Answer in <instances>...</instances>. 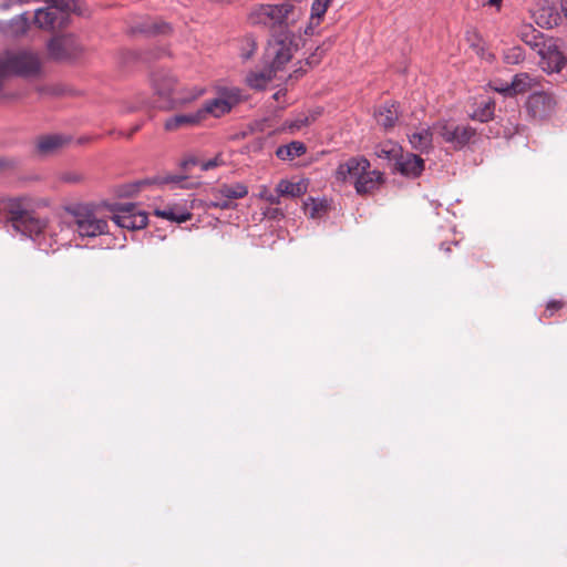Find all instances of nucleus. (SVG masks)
I'll list each match as a JSON object with an SVG mask.
<instances>
[{
	"label": "nucleus",
	"mask_w": 567,
	"mask_h": 567,
	"mask_svg": "<svg viewBox=\"0 0 567 567\" xmlns=\"http://www.w3.org/2000/svg\"><path fill=\"white\" fill-rule=\"evenodd\" d=\"M0 68L8 76L31 79L40 75L41 60L33 51H6L0 54Z\"/></svg>",
	"instance_id": "1"
},
{
	"label": "nucleus",
	"mask_w": 567,
	"mask_h": 567,
	"mask_svg": "<svg viewBox=\"0 0 567 567\" xmlns=\"http://www.w3.org/2000/svg\"><path fill=\"white\" fill-rule=\"evenodd\" d=\"M47 8L37 9L33 22L40 29L54 30L69 22L70 13L79 10L78 0H44Z\"/></svg>",
	"instance_id": "2"
},
{
	"label": "nucleus",
	"mask_w": 567,
	"mask_h": 567,
	"mask_svg": "<svg viewBox=\"0 0 567 567\" xmlns=\"http://www.w3.org/2000/svg\"><path fill=\"white\" fill-rule=\"evenodd\" d=\"M69 224L81 238H94L109 231L107 221L89 206L74 207Z\"/></svg>",
	"instance_id": "3"
},
{
	"label": "nucleus",
	"mask_w": 567,
	"mask_h": 567,
	"mask_svg": "<svg viewBox=\"0 0 567 567\" xmlns=\"http://www.w3.org/2000/svg\"><path fill=\"white\" fill-rule=\"evenodd\" d=\"M8 208L10 226L17 233L38 243L41 247L40 237L45 233V221L38 218L33 213L22 209L19 202H10Z\"/></svg>",
	"instance_id": "4"
},
{
	"label": "nucleus",
	"mask_w": 567,
	"mask_h": 567,
	"mask_svg": "<svg viewBox=\"0 0 567 567\" xmlns=\"http://www.w3.org/2000/svg\"><path fill=\"white\" fill-rule=\"evenodd\" d=\"M295 7L288 2L279 4H258L249 13V21L255 25H264L269 29L287 25L289 14Z\"/></svg>",
	"instance_id": "5"
},
{
	"label": "nucleus",
	"mask_w": 567,
	"mask_h": 567,
	"mask_svg": "<svg viewBox=\"0 0 567 567\" xmlns=\"http://www.w3.org/2000/svg\"><path fill=\"white\" fill-rule=\"evenodd\" d=\"M152 87L156 96V105L162 110H172L175 107V86L176 79L172 70L158 66L151 78Z\"/></svg>",
	"instance_id": "6"
},
{
	"label": "nucleus",
	"mask_w": 567,
	"mask_h": 567,
	"mask_svg": "<svg viewBox=\"0 0 567 567\" xmlns=\"http://www.w3.org/2000/svg\"><path fill=\"white\" fill-rule=\"evenodd\" d=\"M433 130L445 143L452 145L454 150H462L476 136L474 127L453 122H437Z\"/></svg>",
	"instance_id": "7"
},
{
	"label": "nucleus",
	"mask_w": 567,
	"mask_h": 567,
	"mask_svg": "<svg viewBox=\"0 0 567 567\" xmlns=\"http://www.w3.org/2000/svg\"><path fill=\"white\" fill-rule=\"evenodd\" d=\"M537 53L540 56L539 65L547 73H559L567 63L566 55L556 39H547Z\"/></svg>",
	"instance_id": "8"
},
{
	"label": "nucleus",
	"mask_w": 567,
	"mask_h": 567,
	"mask_svg": "<svg viewBox=\"0 0 567 567\" xmlns=\"http://www.w3.org/2000/svg\"><path fill=\"white\" fill-rule=\"evenodd\" d=\"M48 51L55 60H74L83 53V47L74 34H63L48 43Z\"/></svg>",
	"instance_id": "9"
},
{
	"label": "nucleus",
	"mask_w": 567,
	"mask_h": 567,
	"mask_svg": "<svg viewBox=\"0 0 567 567\" xmlns=\"http://www.w3.org/2000/svg\"><path fill=\"white\" fill-rule=\"evenodd\" d=\"M239 93L240 92L237 89H225L220 92L218 97L207 100L202 106L205 116L212 115L214 117H220L229 113L231 109L239 102Z\"/></svg>",
	"instance_id": "10"
},
{
	"label": "nucleus",
	"mask_w": 567,
	"mask_h": 567,
	"mask_svg": "<svg viewBox=\"0 0 567 567\" xmlns=\"http://www.w3.org/2000/svg\"><path fill=\"white\" fill-rule=\"evenodd\" d=\"M112 219L116 226L130 230L142 229L147 225L146 214L136 210L133 204L121 205L112 216Z\"/></svg>",
	"instance_id": "11"
},
{
	"label": "nucleus",
	"mask_w": 567,
	"mask_h": 567,
	"mask_svg": "<svg viewBox=\"0 0 567 567\" xmlns=\"http://www.w3.org/2000/svg\"><path fill=\"white\" fill-rule=\"evenodd\" d=\"M370 162L363 156L350 157L343 163H340L336 171V178L342 183H351L353 186L359 181L360 176L364 174L365 169L370 168Z\"/></svg>",
	"instance_id": "12"
},
{
	"label": "nucleus",
	"mask_w": 567,
	"mask_h": 567,
	"mask_svg": "<svg viewBox=\"0 0 567 567\" xmlns=\"http://www.w3.org/2000/svg\"><path fill=\"white\" fill-rule=\"evenodd\" d=\"M555 107V100L545 92H535L530 94L526 102L528 114L535 120L548 117Z\"/></svg>",
	"instance_id": "13"
},
{
	"label": "nucleus",
	"mask_w": 567,
	"mask_h": 567,
	"mask_svg": "<svg viewBox=\"0 0 567 567\" xmlns=\"http://www.w3.org/2000/svg\"><path fill=\"white\" fill-rule=\"evenodd\" d=\"M220 164L218 157L199 162L196 157L189 156L186 157L182 163H179V188H193L200 184L198 179L189 178L186 173L189 171L192 166H200V171L206 172L217 167Z\"/></svg>",
	"instance_id": "14"
},
{
	"label": "nucleus",
	"mask_w": 567,
	"mask_h": 567,
	"mask_svg": "<svg viewBox=\"0 0 567 567\" xmlns=\"http://www.w3.org/2000/svg\"><path fill=\"white\" fill-rule=\"evenodd\" d=\"M132 31L134 33H143L148 37H167L173 34L174 27L162 19H146L136 23Z\"/></svg>",
	"instance_id": "15"
},
{
	"label": "nucleus",
	"mask_w": 567,
	"mask_h": 567,
	"mask_svg": "<svg viewBox=\"0 0 567 567\" xmlns=\"http://www.w3.org/2000/svg\"><path fill=\"white\" fill-rule=\"evenodd\" d=\"M395 168L405 177L416 178L424 171V161L416 154L408 153L396 158Z\"/></svg>",
	"instance_id": "16"
},
{
	"label": "nucleus",
	"mask_w": 567,
	"mask_h": 567,
	"mask_svg": "<svg viewBox=\"0 0 567 567\" xmlns=\"http://www.w3.org/2000/svg\"><path fill=\"white\" fill-rule=\"evenodd\" d=\"M434 130L420 125L414 131L408 134L409 142L413 150L420 153H430L433 148V134Z\"/></svg>",
	"instance_id": "17"
},
{
	"label": "nucleus",
	"mask_w": 567,
	"mask_h": 567,
	"mask_svg": "<svg viewBox=\"0 0 567 567\" xmlns=\"http://www.w3.org/2000/svg\"><path fill=\"white\" fill-rule=\"evenodd\" d=\"M383 174L380 171L368 168L355 183L354 188L358 195H368L377 190L383 183Z\"/></svg>",
	"instance_id": "18"
},
{
	"label": "nucleus",
	"mask_w": 567,
	"mask_h": 567,
	"mask_svg": "<svg viewBox=\"0 0 567 567\" xmlns=\"http://www.w3.org/2000/svg\"><path fill=\"white\" fill-rule=\"evenodd\" d=\"M534 16L535 22L542 28L551 29L563 23V14L554 6L539 8Z\"/></svg>",
	"instance_id": "19"
},
{
	"label": "nucleus",
	"mask_w": 567,
	"mask_h": 567,
	"mask_svg": "<svg viewBox=\"0 0 567 567\" xmlns=\"http://www.w3.org/2000/svg\"><path fill=\"white\" fill-rule=\"evenodd\" d=\"M210 194H220L225 197L227 204H234L233 200L247 196L248 187L243 183L221 184L210 189Z\"/></svg>",
	"instance_id": "20"
},
{
	"label": "nucleus",
	"mask_w": 567,
	"mask_h": 567,
	"mask_svg": "<svg viewBox=\"0 0 567 567\" xmlns=\"http://www.w3.org/2000/svg\"><path fill=\"white\" fill-rule=\"evenodd\" d=\"M374 117L378 124L383 128H392L399 117L396 103H384L374 112Z\"/></svg>",
	"instance_id": "21"
},
{
	"label": "nucleus",
	"mask_w": 567,
	"mask_h": 567,
	"mask_svg": "<svg viewBox=\"0 0 567 567\" xmlns=\"http://www.w3.org/2000/svg\"><path fill=\"white\" fill-rule=\"evenodd\" d=\"M70 138L61 134H52L41 136L37 143V148L40 154L48 155L68 144Z\"/></svg>",
	"instance_id": "22"
},
{
	"label": "nucleus",
	"mask_w": 567,
	"mask_h": 567,
	"mask_svg": "<svg viewBox=\"0 0 567 567\" xmlns=\"http://www.w3.org/2000/svg\"><path fill=\"white\" fill-rule=\"evenodd\" d=\"M518 37L525 44L529 45L537 52L547 40L544 38L542 32L533 28L530 24L523 25L518 31Z\"/></svg>",
	"instance_id": "23"
},
{
	"label": "nucleus",
	"mask_w": 567,
	"mask_h": 567,
	"mask_svg": "<svg viewBox=\"0 0 567 567\" xmlns=\"http://www.w3.org/2000/svg\"><path fill=\"white\" fill-rule=\"evenodd\" d=\"M538 80L529 73H518L511 81L513 96L524 94L538 85Z\"/></svg>",
	"instance_id": "24"
},
{
	"label": "nucleus",
	"mask_w": 567,
	"mask_h": 567,
	"mask_svg": "<svg viewBox=\"0 0 567 567\" xmlns=\"http://www.w3.org/2000/svg\"><path fill=\"white\" fill-rule=\"evenodd\" d=\"M270 54L274 55L270 68L275 72L281 70L284 65L288 63L292 58L291 48L285 44L282 41L276 43L272 47Z\"/></svg>",
	"instance_id": "25"
},
{
	"label": "nucleus",
	"mask_w": 567,
	"mask_h": 567,
	"mask_svg": "<svg viewBox=\"0 0 567 567\" xmlns=\"http://www.w3.org/2000/svg\"><path fill=\"white\" fill-rule=\"evenodd\" d=\"M307 184L302 181L293 183L287 179H281L278 183L276 190L281 196H289L296 198L305 195L307 193Z\"/></svg>",
	"instance_id": "26"
},
{
	"label": "nucleus",
	"mask_w": 567,
	"mask_h": 567,
	"mask_svg": "<svg viewBox=\"0 0 567 567\" xmlns=\"http://www.w3.org/2000/svg\"><path fill=\"white\" fill-rule=\"evenodd\" d=\"M275 71L271 68H267L259 72H250L246 76V83L249 87L255 90H264L267 84L272 80Z\"/></svg>",
	"instance_id": "27"
},
{
	"label": "nucleus",
	"mask_w": 567,
	"mask_h": 567,
	"mask_svg": "<svg viewBox=\"0 0 567 567\" xmlns=\"http://www.w3.org/2000/svg\"><path fill=\"white\" fill-rule=\"evenodd\" d=\"M306 151L307 147L302 142L292 141L289 144L279 146L276 151V155L282 161H291L303 155Z\"/></svg>",
	"instance_id": "28"
},
{
	"label": "nucleus",
	"mask_w": 567,
	"mask_h": 567,
	"mask_svg": "<svg viewBox=\"0 0 567 567\" xmlns=\"http://www.w3.org/2000/svg\"><path fill=\"white\" fill-rule=\"evenodd\" d=\"M495 111V102L492 99L482 101L477 107L471 113V118L482 123L493 118Z\"/></svg>",
	"instance_id": "29"
},
{
	"label": "nucleus",
	"mask_w": 567,
	"mask_h": 567,
	"mask_svg": "<svg viewBox=\"0 0 567 567\" xmlns=\"http://www.w3.org/2000/svg\"><path fill=\"white\" fill-rule=\"evenodd\" d=\"M331 0H315L311 7V17H310V24L305 30L306 34H312L313 33V23L316 21V24L319 23V20L324 16L328 6Z\"/></svg>",
	"instance_id": "30"
},
{
	"label": "nucleus",
	"mask_w": 567,
	"mask_h": 567,
	"mask_svg": "<svg viewBox=\"0 0 567 567\" xmlns=\"http://www.w3.org/2000/svg\"><path fill=\"white\" fill-rule=\"evenodd\" d=\"M305 214L310 218H320L327 212V203L313 197H309L303 203Z\"/></svg>",
	"instance_id": "31"
},
{
	"label": "nucleus",
	"mask_w": 567,
	"mask_h": 567,
	"mask_svg": "<svg viewBox=\"0 0 567 567\" xmlns=\"http://www.w3.org/2000/svg\"><path fill=\"white\" fill-rule=\"evenodd\" d=\"M14 34H24L29 29V17L27 12H23L10 21Z\"/></svg>",
	"instance_id": "32"
},
{
	"label": "nucleus",
	"mask_w": 567,
	"mask_h": 567,
	"mask_svg": "<svg viewBox=\"0 0 567 567\" xmlns=\"http://www.w3.org/2000/svg\"><path fill=\"white\" fill-rule=\"evenodd\" d=\"M206 116L203 112V107L190 114H179V126L181 125H196L199 124Z\"/></svg>",
	"instance_id": "33"
},
{
	"label": "nucleus",
	"mask_w": 567,
	"mask_h": 567,
	"mask_svg": "<svg viewBox=\"0 0 567 567\" xmlns=\"http://www.w3.org/2000/svg\"><path fill=\"white\" fill-rule=\"evenodd\" d=\"M375 154L380 158H385V159L396 158L398 154H399V147L393 143L384 144L377 148Z\"/></svg>",
	"instance_id": "34"
},
{
	"label": "nucleus",
	"mask_w": 567,
	"mask_h": 567,
	"mask_svg": "<svg viewBox=\"0 0 567 567\" xmlns=\"http://www.w3.org/2000/svg\"><path fill=\"white\" fill-rule=\"evenodd\" d=\"M212 199L206 204L207 208H219V209H234L235 204H227L225 197L220 194H210Z\"/></svg>",
	"instance_id": "35"
},
{
	"label": "nucleus",
	"mask_w": 567,
	"mask_h": 567,
	"mask_svg": "<svg viewBox=\"0 0 567 567\" xmlns=\"http://www.w3.org/2000/svg\"><path fill=\"white\" fill-rule=\"evenodd\" d=\"M204 93L203 89L193 87L192 90L183 89L179 91V103H188L199 97Z\"/></svg>",
	"instance_id": "36"
},
{
	"label": "nucleus",
	"mask_w": 567,
	"mask_h": 567,
	"mask_svg": "<svg viewBox=\"0 0 567 567\" xmlns=\"http://www.w3.org/2000/svg\"><path fill=\"white\" fill-rule=\"evenodd\" d=\"M313 121L315 116L300 115L293 121L287 122V127L291 131L300 130L305 126H308Z\"/></svg>",
	"instance_id": "37"
},
{
	"label": "nucleus",
	"mask_w": 567,
	"mask_h": 567,
	"mask_svg": "<svg viewBox=\"0 0 567 567\" xmlns=\"http://www.w3.org/2000/svg\"><path fill=\"white\" fill-rule=\"evenodd\" d=\"M259 198L268 202L271 205H278L280 204V197L279 193L276 190L275 193L269 190L266 186H262L259 194Z\"/></svg>",
	"instance_id": "38"
},
{
	"label": "nucleus",
	"mask_w": 567,
	"mask_h": 567,
	"mask_svg": "<svg viewBox=\"0 0 567 567\" xmlns=\"http://www.w3.org/2000/svg\"><path fill=\"white\" fill-rule=\"evenodd\" d=\"M505 60L507 63H511V64H517L520 61H523L524 53H523L522 48L515 47V48L508 50V52L505 54Z\"/></svg>",
	"instance_id": "39"
},
{
	"label": "nucleus",
	"mask_w": 567,
	"mask_h": 567,
	"mask_svg": "<svg viewBox=\"0 0 567 567\" xmlns=\"http://www.w3.org/2000/svg\"><path fill=\"white\" fill-rule=\"evenodd\" d=\"M491 86L495 92L501 93L506 97H513L511 82L496 81L492 83Z\"/></svg>",
	"instance_id": "40"
},
{
	"label": "nucleus",
	"mask_w": 567,
	"mask_h": 567,
	"mask_svg": "<svg viewBox=\"0 0 567 567\" xmlns=\"http://www.w3.org/2000/svg\"><path fill=\"white\" fill-rule=\"evenodd\" d=\"M176 182V176L174 175H171V176H166V177H156L154 179H144V181H141L137 183V185H146V184H151V183H157V184H166V183H175Z\"/></svg>",
	"instance_id": "41"
},
{
	"label": "nucleus",
	"mask_w": 567,
	"mask_h": 567,
	"mask_svg": "<svg viewBox=\"0 0 567 567\" xmlns=\"http://www.w3.org/2000/svg\"><path fill=\"white\" fill-rule=\"evenodd\" d=\"M155 214L157 216L164 217L171 221H177V213L174 209H165V210L156 209Z\"/></svg>",
	"instance_id": "42"
},
{
	"label": "nucleus",
	"mask_w": 567,
	"mask_h": 567,
	"mask_svg": "<svg viewBox=\"0 0 567 567\" xmlns=\"http://www.w3.org/2000/svg\"><path fill=\"white\" fill-rule=\"evenodd\" d=\"M564 306V302L560 301V300H550L548 303H547V307H546V312L545 313H548V316H553L555 311L561 309Z\"/></svg>",
	"instance_id": "43"
},
{
	"label": "nucleus",
	"mask_w": 567,
	"mask_h": 567,
	"mask_svg": "<svg viewBox=\"0 0 567 567\" xmlns=\"http://www.w3.org/2000/svg\"><path fill=\"white\" fill-rule=\"evenodd\" d=\"M246 44H247L248 49H243V51L240 53L243 60H245V61L250 59L256 50V44L254 41H247Z\"/></svg>",
	"instance_id": "44"
},
{
	"label": "nucleus",
	"mask_w": 567,
	"mask_h": 567,
	"mask_svg": "<svg viewBox=\"0 0 567 567\" xmlns=\"http://www.w3.org/2000/svg\"><path fill=\"white\" fill-rule=\"evenodd\" d=\"M177 128V114L172 115L166 122H165V130L166 131H174Z\"/></svg>",
	"instance_id": "45"
},
{
	"label": "nucleus",
	"mask_w": 567,
	"mask_h": 567,
	"mask_svg": "<svg viewBox=\"0 0 567 567\" xmlns=\"http://www.w3.org/2000/svg\"><path fill=\"white\" fill-rule=\"evenodd\" d=\"M266 215L270 218H276L278 216H284L282 212L278 208H271L269 209Z\"/></svg>",
	"instance_id": "46"
},
{
	"label": "nucleus",
	"mask_w": 567,
	"mask_h": 567,
	"mask_svg": "<svg viewBox=\"0 0 567 567\" xmlns=\"http://www.w3.org/2000/svg\"><path fill=\"white\" fill-rule=\"evenodd\" d=\"M192 218V214L190 213H183V212H179V225L183 224V223H186L187 220H189Z\"/></svg>",
	"instance_id": "47"
},
{
	"label": "nucleus",
	"mask_w": 567,
	"mask_h": 567,
	"mask_svg": "<svg viewBox=\"0 0 567 567\" xmlns=\"http://www.w3.org/2000/svg\"><path fill=\"white\" fill-rule=\"evenodd\" d=\"M8 74L3 72V70L0 68V92L3 89V85L6 83V80L8 79Z\"/></svg>",
	"instance_id": "48"
},
{
	"label": "nucleus",
	"mask_w": 567,
	"mask_h": 567,
	"mask_svg": "<svg viewBox=\"0 0 567 567\" xmlns=\"http://www.w3.org/2000/svg\"><path fill=\"white\" fill-rule=\"evenodd\" d=\"M487 4L491 6V7H496L497 9H499L501 4H502V0H488Z\"/></svg>",
	"instance_id": "49"
},
{
	"label": "nucleus",
	"mask_w": 567,
	"mask_h": 567,
	"mask_svg": "<svg viewBox=\"0 0 567 567\" xmlns=\"http://www.w3.org/2000/svg\"><path fill=\"white\" fill-rule=\"evenodd\" d=\"M563 20L567 19V1L561 3Z\"/></svg>",
	"instance_id": "50"
},
{
	"label": "nucleus",
	"mask_w": 567,
	"mask_h": 567,
	"mask_svg": "<svg viewBox=\"0 0 567 567\" xmlns=\"http://www.w3.org/2000/svg\"><path fill=\"white\" fill-rule=\"evenodd\" d=\"M441 249H443L444 251L446 252H450L451 251V247L450 245H446L445 243H442L441 244Z\"/></svg>",
	"instance_id": "51"
},
{
	"label": "nucleus",
	"mask_w": 567,
	"mask_h": 567,
	"mask_svg": "<svg viewBox=\"0 0 567 567\" xmlns=\"http://www.w3.org/2000/svg\"><path fill=\"white\" fill-rule=\"evenodd\" d=\"M324 51H326V49H321L320 47H317V50H316V53H313V56H316L317 54L321 55Z\"/></svg>",
	"instance_id": "52"
},
{
	"label": "nucleus",
	"mask_w": 567,
	"mask_h": 567,
	"mask_svg": "<svg viewBox=\"0 0 567 567\" xmlns=\"http://www.w3.org/2000/svg\"><path fill=\"white\" fill-rule=\"evenodd\" d=\"M195 204H196V199H193V200H192V208H194V207H195Z\"/></svg>",
	"instance_id": "53"
},
{
	"label": "nucleus",
	"mask_w": 567,
	"mask_h": 567,
	"mask_svg": "<svg viewBox=\"0 0 567 567\" xmlns=\"http://www.w3.org/2000/svg\"><path fill=\"white\" fill-rule=\"evenodd\" d=\"M2 9H4V10L9 9V4H3Z\"/></svg>",
	"instance_id": "54"
},
{
	"label": "nucleus",
	"mask_w": 567,
	"mask_h": 567,
	"mask_svg": "<svg viewBox=\"0 0 567 567\" xmlns=\"http://www.w3.org/2000/svg\"><path fill=\"white\" fill-rule=\"evenodd\" d=\"M138 128H140V125H136V126L134 127V131H133V132L137 131Z\"/></svg>",
	"instance_id": "55"
},
{
	"label": "nucleus",
	"mask_w": 567,
	"mask_h": 567,
	"mask_svg": "<svg viewBox=\"0 0 567 567\" xmlns=\"http://www.w3.org/2000/svg\"><path fill=\"white\" fill-rule=\"evenodd\" d=\"M318 115H320V112L315 113V115H313V116L316 117V116H318Z\"/></svg>",
	"instance_id": "56"
},
{
	"label": "nucleus",
	"mask_w": 567,
	"mask_h": 567,
	"mask_svg": "<svg viewBox=\"0 0 567 567\" xmlns=\"http://www.w3.org/2000/svg\"><path fill=\"white\" fill-rule=\"evenodd\" d=\"M318 115H320V112L315 113V115H313V116L316 117V116H318Z\"/></svg>",
	"instance_id": "57"
}]
</instances>
